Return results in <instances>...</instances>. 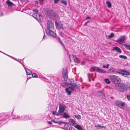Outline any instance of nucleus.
Returning a JSON list of instances; mask_svg holds the SVG:
<instances>
[{
    "instance_id": "f257e3e1",
    "label": "nucleus",
    "mask_w": 130,
    "mask_h": 130,
    "mask_svg": "<svg viewBox=\"0 0 130 130\" xmlns=\"http://www.w3.org/2000/svg\"><path fill=\"white\" fill-rule=\"evenodd\" d=\"M47 28L46 30V32L48 35L51 36L53 37H55L56 34L53 31L54 29L53 23L51 20H48L47 22Z\"/></svg>"
},
{
    "instance_id": "f03ea898",
    "label": "nucleus",
    "mask_w": 130,
    "mask_h": 130,
    "mask_svg": "<svg viewBox=\"0 0 130 130\" xmlns=\"http://www.w3.org/2000/svg\"><path fill=\"white\" fill-rule=\"evenodd\" d=\"M46 12L47 15L50 19L56 20L58 19V14L52 10H47Z\"/></svg>"
},
{
    "instance_id": "7ed1b4c3",
    "label": "nucleus",
    "mask_w": 130,
    "mask_h": 130,
    "mask_svg": "<svg viewBox=\"0 0 130 130\" xmlns=\"http://www.w3.org/2000/svg\"><path fill=\"white\" fill-rule=\"evenodd\" d=\"M115 88L121 92L127 89L126 86L124 84H116L115 85Z\"/></svg>"
},
{
    "instance_id": "20e7f679",
    "label": "nucleus",
    "mask_w": 130,
    "mask_h": 130,
    "mask_svg": "<svg viewBox=\"0 0 130 130\" xmlns=\"http://www.w3.org/2000/svg\"><path fill=\"white\" fill-rule=\"evenodd\" d=\"M110 78L112 82L115 83H117L120 81V78L118 76L116 75H111Z\"/></svg>"
},
{
    "instance_id": "39448f33",
    "label": "nucleus",
    "mask_w": 130,
    "mask_h": 130,
    "mask_svg": "<svg viewBox=\"0 0 130 130\" xmlns=\"http://www.w3.org/2000/svg\"><path fill=\"white\" fill-rule=\"evenodd\" d=\"M62 75L63 78L65 80H67L68 78V71L67 68H64L62 70Z\"/></svg>"
},
{
    "instance_id": "423d86ee",
    "label": "nucleus",
    "mask_w": 130,
    "mask_h": 130,
    "mask_svg": "<svg viewBox=\"0 0 130 130\" xmlns=\"http://www.w3.org/2000/svg\"><path fill=\"white\" fill-rule=\"evenodd\" d=\"M126 39V37L125 35L121 36L116 40V42L120 44H122Z\"/></svg>"
},
{
    "instance_id": "0eeeda50",
    "label": "nucleus",
    "mask_w": 130,
    "mask_h": 130,
    "mask_svg": "<svg viewBox=\"0 0 130 130\" xmlns=\"http://www.w3.org/2000/svg\"><path fill=\"white\" fill-rule=\"evenodd\" d=\"M92 69L94 71H95L99 73H106V71L104 70H102L99 67L95 66L92 67Z\"/></svg>"
},
{
    "instance_id": "6e6552de",
    "label": "nucleus",
    "mask_w": 130,
    "mask_h": 130,
    "mask_svg": "<svg viewBox=\"0 0 130 130\" xmlns=\"http://www.w3.org/2000/svg\"><path fill=\"white\" fill-rule=\"evenodd\" d=\"M116 105L121 108H123L125 106V103L121 101H117L116 103Z\"/></svg>"
},
{
    "instance_id": "1a4fd4ad",
    "label": "nucleus",
    "mask_w": 130,
    "mask_h": 130,
    "mask_svg": "<svg viewBox=\"0 0 130 130\" xmlns=\"http://www.w3.org/2000/svg\"><path fill=\"white\" fill-rule=\"evenodd\" d=\"M119 73L122 74L125 77H130V73L126 71H121L118 72Z\"/></svg>"
},
{
    "instance_id": "9d476101",
    "label": "nucleus",
    "mask_w": 130,
    "mask_h": 130,
    "mask_svg": "<svg viewBox=\"0 0 130 130\" xmlns=\"http://www.w3.org/2000/svg\"><path fill=\"white\" fill-rule=\"evenodd\" d=\"M56 20L55 21V25L56 28L58 29H60L61 28L62 26V24L60 22H58Z\"/></svg>"
},
{
    "instance_id": "9b49d317",
    "label": "nucleus",
    "mask_w": 130,
    "mask_h": 130,
    "mask_svg": "<svg viewBox=\"0 0 130 130\" xmlns=\"http://www.w3.org/2000/svg\"><path fill=\"white\" fill-rule=\"evenodd\" d=\"M70 84L73 87L76 88H78V86L76 85V81L72 79L70 81Z\"/></svg>"
},
{
    "instance_id": "f8f14e48",
    "label": "nucleus",
    "mask_w": 130,
    "mask_h": 130,
    "mask_svg": "<svg viewBox=\"0 0 130 130\" xmlns=\"http://www.w3.org/2000/svg\"><path fill=\"white\" fill-rule=\"evenodd\" d=\"M69 58L71 61V60H73L77 62H79V60L77 58L74 56L73 55H72L71 56H69Z\"/></svg>"
},
{
    "instance_id": "ddd939ff",
    "label": "nucleus",
    "mask_w": 130,
    "mask_h": 130,
    "mask_svg": "<svg viewBox=\"0 0 130 130\" xmlns=\"http://www.w3.org/2000/svg\"><path fill=\"white\" fill-rule=\"evenodd\" d=\"M65 109V107L63 106H59L58 111L60 113H62L63 112Z\"/></svg>"
},
{
    "instance_id": "4468645a",
    "label": "nucleus",
    "mask_w": 130,
    "mask_h": 130,
    "mask_svg": "<svg viewBox=\"0 0 130 130\" xmlns=\"http://www.w3.org/2000/svg\"><path fill=\"white\" fill-rule=\"evenodd\" d=\"M34 12L35 13H33L32 15V17L36 19H37L38 14L37 13L38 12V10L37 9L33 10Z\"/></svg>"
},
{
    "instance_id": "2eb2a0df",
    "label": "nucleus",
    "mask_w": 130,
    "mask_h": 130,
    "mask_svg": "<svg viewBox=\"0 0 130 130\" xmlns=\"http://www.w3.org/2000/svg\"><path fill=\"white\" fill-rule=\"evenodd\" d=\"M6 3L7 5L8 6H12L14 5L15 4H14L12 2H10L9 0H7L6 2Z\"/></svg>"
},
{
    "instance_id": "dca6fc26",
    "label": "nucleus",
    "mask_w": 130,
    "mask_h": 130,
    "mask_svg": "<svg viewBox=\"0 0 130 130\" xmlns=\"http://www.w3.org/2000/svg\"><path fill=\"white\" fill-rule=\"evenodd\" d=\"M113 50H116L118 52L121 53V50L117 46H115L113 47L112 49Z\"/></svg>"
},
{
    "instance_id": "f3484780",
    "label": "nucleus",
    "mask_w": 130,
    "mask_h": 130,
    "mask_svg": "<svg viewBox=\"0 0 130 130\" xmlns=\"http://www.w3.org/2000/svg\"><path fill=\"white\" fill-rule=\"evenodd\" d=\"M36 20L38 21H43V19L42 17L40 14H38L37 19Z\"/></svg>"
},
{
    "instance_id": "a211bd4d",
    "label": "nucleus",
    "mask_w": 130,
    "mask_h": 130,
    "mask_svg": "<svg viewBox=\"0 0 130 130\" xmlns=\"http://www.w3.org/2000/svg\"><path fill=\"white\" fill-rule=\"evenodd\" d=\"M69 122L70 123V125H73L75 124V121L73 119H69Z\"/></svg>"
},
{
    "instance_id": "6ab92c4d",
    "label": "nucleus",
    "mask_w": 130,
    "mask_h": 130,
    "mask_svg": "<svg viewBox=\"0 0 130 130\" xmlns=\"http://www.w3.org/2000/svg\"><path fill=\"white\" fill-rule=\"evenodd\" d=\"M52 122H53L55 123H57L59 125H61L62 123H67V122H63L61 121H56L54 120H53V121H52Z\"/></svg>"
},
{
    "instance_id": "aec40b11",
    "label": "nucleus",
    "mask_w": 130,
    "mask_h": 130,
    "mask_svg": "<svg viewBox=\"0 0 130 130\" xmlns=\"http://www.w3.org/2000/svg\"><path fill=\"white\" fill-rule=\"evenodd\" d=\"M74 126L78 130H84L78 124Z\"/></svg>"
},
{
    "instance_id": "412c9836",
    "label": "nucleus",
    "mask_w": 130,
    "mask_h": 130,
    "mask_svg": "<svg viewBox=\"0 0 130 130\" xmlns=\"http://www.w3.org/2000/svg\"><path fill=\"white\" fill-rule=\"evenodd\" d=\"M62 117L66 119H68L70 117L67 114L66 112H64L62 116Z\"/></svg>"
},
{
    "instance_id": "4be33fe9",
    "label": "nucleus",
    "mask_w": 130,
    "mask_h": 130,
    "mask_svg": "<svg viewBox=\"0 0 130 130\" xmlns=\"http://www.w3.org/2000/svg\"><path fill=\"white\" fill-rule=\"evenodd\" d=\"M65 91L69 95H70L71 94L72 91L71 90H69V88H66L65 89Z\"/></svg>"
},
{
    "instance_id": "5701e85b",
    "label": "nucleus",
    "mask_w": 130,
    "mask_h": 130,
    "mask_svg": "<svg viewBox=\"0 0 130 130\" xmlns=\"http://www.w3.org/2000/svg\"><path fill=\"white\" fill-rule=\"evenodd\" d=\"M26 72L27 74L28 75H30L32 73L30 70L28 69H27L26 70Z\"/></svg>"
},
{
    "instance_id": "b1692460",
    "label": "nucleus",
    "mask_w": 130,
    "mask_h": 130,
    "mask_svg": "<svg viewBox=\"0 0 130 130\" xmlns=\"http://www.w3.org/2000/svg\"><path fill=\"white\" fill-rule=\"evenodd\" d=\"M15 3L14 5H20L19 4V1H21L19 0H12Z\"/></svg>"
},
{
    "instance_id": "393cba45",
    "label": "nucleus",
    "mask_w": 130,
    "mask_h": 130,
    "mask_svg": "<svg viewBox=\"0 0 130 130\" xmlns=\"http://www.w3.org/2000/svg\"><path fill=\"white\" fill-rule=\"evenodd\" d=\"M61 3L63 4L65 6L67 5V1L66 0H63L61 1Z\"/></svg>"
},
{
    "instance_id": "a878e982",
    "label": "nucleus",
    "mask_w": 130,
    "mask_h": 130,
    "mask_svg": "<svg viewBox=\"0 0 130 130\" xmlns=\"http://www.w3.org/2000/svg\"><path fill=\"white\" fill-rule=\"evenodd\" d=\"M124 45L126 49L130 50V45L125 44Z\"/></svg>"
},
{
    "instance_id": "bb28decb",
    "label": "nucleus",
    "mask_w": 130,
    "mask_h": 130,
    "mask_svg": "<svg viewBox=\"0 0 130 130\" xmlns=\"http://www.w3.org/2000/svg\"><path fill=\"white\" fill-rule=\"evenodd\" d=\"M74 117L77 119H79L81 118V116L80 115H74Z\"/></svg>"
},
{
    "instance_id": "cd10ccee",
    "label": "nucleus",
    "mask_w": 130,
    "mask_h": 130,
    "mask_svg": "<svg viewBox=\"0 0 130 130\" xmlns=\"http://www.w3.org/2000/svg\"><path fill=\"white\" fill-rule=\"evenodd\" d=\"M67 123H66V124H65L64 125V127L63 128V129H64L66 130L69 127V126L68 124H67ZM64 124V123H63Z\"/></svg>"
},
{
    "instance_id": "c85d7f7f",
    "label": "nucleus",
    "mask_w": 130,
    "mask_h": 130,
    "mask_svg": "<svg viewBox=\"0 0 130 130\" xmlns=\"http://www.w3.org/2000/svg\"><path fill=\"white\" fill-rule=\"evenodd\" d=\"M106 4H107L108 7H110L111 6V3L109 1H107L106 2Z\"/></svg>"
},
{
    "instance_id": "c756f323",
    "label": "nucleus",
    "mask_w": 130,
    "mask_h": 130,
    "mask_svg": "<svg viewBox=\"0 0 130 130\" xmlns=\"http://www.w3.org/2000/svg\"><path fill=\"white\" fill-rule=\"evenodd\" d=\"M119 57L120 58H123L124 59H126L127 58V57L126 56H123L122 55H119Z\"/></svg>"
},
{
    "instance_id": "7c9ffc66",
    "label": "nucleus",
    "mask_w": 130,
    "mask_h": 130,
    "mask_svg": "<svg viewBox=\"0 0 130 130\" xmlns=\"http://www.w3.org/2000/svg\"><path fill=\"white\" fill-rule=\"evenodd\" d=\"M105 80L106 83H107L109 84L110 83V82L108 79L105 78Z\"/></svg>"
},
{
    "instance_id": "2f4dec72",
    "label": "nucleus",
    "mask_w": 130,
    "mask_h": 130,
    "mask_svg": "<svg viewBox=\"0 0 130 130\" xmlns=\"http://www.w3.org/2000/svg\"><path fill=\"white\" fill-rule=\"evenodd\" d=\"M114 34L113 33H111L110 35L108 36V37L110 38H111L114 37Z\"/></svg>"
},
{
    "instance_id": "473e14b6",
    "label": "nucleus",
    "mask_w": 130,
    "mask_h": 130,
    "mask_svg": "<svg viewBox=\"0 0 130 130\" xmlns=\"http://www.w3.org/2000/svg\"><path fill=\"white\" fill-rule=\"evenodd\" d=\"M57 39L58 40L59 42L63 46H64V44H63V43L61 40L60 38L59 37H58L57 38Z\"/></svg>"
},
{
    "instance_id": "72a5a7b5",
    "label": "nucleus",
    "mask_w": 130,
    "mask_h": 130,
    "mask_svg": "<svg viewBox=\"0 0 130 130\" xmlns=\"http://www.w3.org/2000/svg\"><path fill=\"white\" fill-rule=\"evenodd\" d=\"M74 129V128L71 126H69V127L66 130H72V129Z\"/></svg>"
},
{
    "instance_id": "f704fd0d",
    "label": "nucleus",
    "mask_w": 130,
    "mask_h": 130,
    "mask_svg": "<svg viewBox=\"0 0 130 130\" xmlns=\"http://www.w3.org/2000/svg\"><path fill=\"white\" fill-rule=\"evenodd\" d=\"M95 126L96 127H100V128H105V126H101V125H97V126L95 125Z\"/></svg>"
},
{
    "instance_id": "c9c22d12",
    "label": "nucleus",
    "mask_w": 130,
    "mask_h": 130,
    "mask_svg": "<svg viewBox=\"0 0 130 130\" xmlns=\"http://www.w3.org/2000/svg\"><path fill=\"white\" fill-rule=\"evenodd\" d=\"M32 76L33 77H36L37 76L36 74L35 73H34L32 74Z\"/></svg>"
},
{
    "instance_id": "e433bc0d",
    "label": "nucleus",
    "mask_w": 130,
    "mask_h": 130,
    "mask_svg": "<svg viewBox=\"0 0 130 130\" xmlns=\"http://www.w3.org/2000/svg\"><path fill=\"white\" fill-rule=\"evenodd\" d=\"M69 88V89H70L71 90H72L73 91L74 90V89L71 87H69L68 88Z\"/></svg>"
},
{
    "instance_id": "4c0bfd02",
    "label": "nucleus",
    "mask_w": 130,
    "mask_h": 130,
    "mask_svg": "<svg viewBox=\"0 0 130 130\" xmlns=\"http://www.w3.org/2000/svg\"><path fill=\"white\" fill-rule=\"evenodd\" d=\"M127 97L128 100H130V94L129 95H127Z\"/></svg>"
},
{
    "instance_id": "58836bf2",
    "label": "nucleus",
    "mask_w": 130,
    "mask_h": 130,
    "mask_svg": "<svg viewBox=\"0 0 130 130\" xmlns=\"http://www.w3.org/2000/svg\"><path fill=\"white\" fill-rule=\"evenodd\" d=\"M111 70L112 71V72L114 71V69L113 68H111L109 70V71H110Z\"/></svg>"
},
{
    "instance_id": "ea45409f",
    "label": "nucleus",
    "mask_w": 130,
    "mask_h": 130,
    "mask_svg": "<svg viewBox=\"0 0 130 130\" xmlns=\"http://www.w3.org/2000/svg\"><path fill=\"white\" fill-rule=\"evenodd\" d=\"M59 1V0H54V3H57Z\"/></svg>"
},
{
    "instance_id": "a19ab883",
    "label": "nucleus",
    "mask_w": 130,
    "mask_h": 130,
    "mask_svg": "<svg viewBox=\"0 0 130 130\" xmlns=\"http://www.w3.org/2000/svg\"><path fill=\"white\" fill-rule=\"evenodd\" d=\"M91 18L89 17L88 16H87L86 17V19H90Z\"/></svg>"
},
{
    "instance_id": "79ce46f5",
    "label": "nucleus",
    "mask_w": 130,
    "mask_h": 130,
    "mask_svg": "<svg viewBox=\"0 0 130 130\" xmlns=\"http://www.w3.org/2000/svg\"><path fill=\"white\" fill-rule=\"evenodd\" d=\"M62 114V113H57V114H56V115L57 116H58L59 115H61Z\"/></svg>"
},
{
    "instance_id": "37998d69",
    "label": "nucleus",
    "mask_w": 130,
    "mask_h": 130,
    "mask_svg": "<svg viewBox=\"0 0 130 130\" xmlns=\"http://www.w3.org/2000/svg\"><path fill=\"white\" fill-rule=\"evenodd\" d=\"M47 122L48 123V124H52V122H50V121H47Z\"/></svg>"
},
{
    "instance_id": "c03bdc74",
    "label": "nucleus",
    "mask_w": 130,
    "mask_h": 130,
    "mask_svg": "<svg viewBox=\"0 0 130 130\" xmlns=\"http://www.w3.org/2000/svg\"><path fill=\"white\" fill-rule=\"evenodd\" d=\"M53 113L54 115H55V111H53Z\"/></svg>"
},
{
    "instance_id": "a18cd8bd",
    "label": "nucleus",
    "mask_w": 130,
    "mask_h": 130,
    "mask_svg": "<svg viewBox=\"0 0 130 130\" xmlns=\"http://www.w3.org/2000/svg\"><path fill=\"white\" fill-rule=\"evenodd\" d=\"M66 83H65V84L64 85H62V86L63 87H64L65 86V85H66Z\"/></svg>"
},
{
    "instance_id": "49530a36",
    "label": "nucleus",
    "mask_w": 130,
    "mask_h": 130,
    "mask_svg": "<svg viewBox=\"0 0 130 130\" xmlns=\"http://www.w3.org/2000/svg\"><path fill=\"white\" fill-rule=\"evenodd\" d=\"M109 66V64H107V65H106V68H108V67Z\"/></svg>"
},
{
    "instance_id": "de8ad7c7",
    "label": "nucleus",
    "mask_w": 130,
    "mask_h": 130,
    "mask_svg": "<svg viewBox=\"0 0 130 130\" xmlns=\"http://www.w3.org/2000/svg\"><path fill=\"white\" fill-rule=\"evenodd\" d=\"M88 22H86V23H85V24H84L85 25H86L87 24V23Z\"/></svg>"
},
{
    "instance_id": "09e8293b",
    "label": "nucleus",
    "mask_w": 130,
    "mask_h": 130,
    "mask_svg": "<svg viewBox=\"0 0 130 130\" xmlns=\"http://www.w3.org/2000/svg\"><path fill=\"white\" fill-rule=\"evenodd\" d=\"M103 67L105 68L106 67V66L104 65H103Z\"/></svg>"
},
{
    "instance_id": "8fccbe9b",
    "label": "nucleus",
    "mask_w": 130,
    "mask_h": 130,
    "mask_svg": "<svg viewBox=\"0 0 130 130\" xmlns=\"http://www.w3.org/2000/svg\"><path fill=\"white\" fill-rule=\"evenodd\" d=\"M35 2L36 4H38V2L37 1H35Z\"/></svg>"
},
{
    "instance_id": "3c124183",
    "label": "nucleus",
    "mask_w": 130,
    "mask_h": 130,
    "mask_svg": "<svg viewBox=\"0 0 130 130\" xmlns=\"http://www.w3.org/2000/svg\"><path fill=\"white\" fill-rule=\"evenodd\" d=\"M45 36V34H44V36H43V39L44 38Z\"/></svg>"
}]
</instances>
